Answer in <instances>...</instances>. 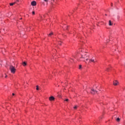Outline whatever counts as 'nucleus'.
<instances>
[{
  "label": "nucleus",
  "mask_w": 125,
  "mask_h": 125,
  "mask_svg": "<svg viewBox=\"0 0 125 125\" xmlns=\"http://www.w3.org/2000/svg\"><path fill=\"white\" fill-rule=\"evenodd\" d=\"M41 19H42V17H41Z\"/></svg>",
  "instance_id": "nucleus-23"
},
{
  "label": "nucleus",
  "mask_w": 125,
  "mask_h": 125,
  "mask_svg": "<svg viewBox=\"0 0 125 125\" xmlns=\"http://www.w3.org/2000/svg\"><path fill=\"white\" fill-rule=\"evenodd\" d=\"M65 101H66V102H68V101H69V99H67L65 100Z\"/></svg>",
  "instance_id": "nucleus-16"
},
{
  "label": "nucleus",
  "mask_w": 125,
  "mask_h": 125,
  "mask_svg": "<svg viewBox=\"0 0 125 125\" xmlns=\"http://www.w3.org/2000/svg\"><path fill=\"white\" fill-rule=\"evenodd\" d=\"M22 18H21L20 20H21Z\"/></svg>",
  "instance_id": "nucleus-27"
},
{
  "label": "nucleus",
  "mask_w": 125,
  "mask_h": 125,
  "mask_svg": "<svg viewBox=\"0 0 125 125\" xmlns=\"http://www.w3.org/2000/svg\"><path fill=\"white\" fill-rule=\"evenodd\" d=\"M44 1H45V2H48V0H44Z\"/></svg>",
  "instance_id": "nucleus-15"
},
{
  "label": "nucleus",
  "mask_w": 125,
  "mask_h": 125,
  "mask_svg": "<svg viewBox=\"0 0 125 125\" xmlns=\"http://www.w3.org/2000/svg\"><path fill=\"white\" fill-rule=\"evenodd\" d=\"M73 108H74V109H76L77 108H78V106L77 105H75Z\"/></svg>",
  "instance_id": "nucleus-14"
},
{
  "label": "nucleus",
  "mask_w": 125,
  "mask_h": 125,
  "mask_svg": "<svg viewBox=\"0 0 125 125\" xmlns=\"http://www.w3.org/2000/svg\"><path fill=\"white\" fill-rule=\"evenodd\" d=\"M59 44H60V45H61V43H59Z\"/></svg>",
  "instance_id": "nucleus-24"
},
{
  "label": "nucleus",
  "mask_w": 125,
  "mask_h": 125,
  "mask_svg": "<svg viewBox=\"0 0 125 125\" xmlns=\"http://www.w3.org/2000/svg\"><path fill=\"white\" fill-rule=\"evenodd\" d=\"M116 121L117 122H120V121H121V119H120L119 118H118L117 119H116Z\"/></svg>",
  "instance_id": "nucleus-12"
},
{
  "label": "nucleus",
  "mask_w": 125,
  "mask_h": 125,
  "mask_svg": "<svg viewBox=\"0 0 125 125\" xmlns=\"http://www.w3.org/2000/svg\"><path fill=\"white\" fill-rule=\"evenodd\" d=\"M113 6V5L112 4V5H111V6Z\"/></svg>",
  "instance_id": "nucleus-28"
},
{
  "label": "nucleus",
  "mask_w": 125,
  "mask_h": 125,
  "mask_svg": "<svg viewBox=\"0 0 125 125\" xmlns=\"http://www.w3.org/2000/svg\"><path fill=\"white\" fill-rule=\"evenodd\" d=\"M5 78H7V76L6 75Z\"/></svg>",
  "instance_id": "nucleus-21"
},
{
  "label": "nucleus",
  "mask_w": 125,
  "mask_h": 125,
  "mask_svg": "<svg viewBox=\"0 0 125 125\" xmlns=\"http://www.w3.org/2000/svg\"><path fill=\"white\" fill-rule=\"evenodd\" d=\"M15 3H16V2H15L14 3H10V5H11V6H12V5H14V4H15Z\"/></svg>",
  "instance_id": "nucleus-9"
},
{
  "label": "nucleus",
  "mask_w": 125,
  "mask_h": 125,
  "mask_svg": "<svg viewBox=\"0 0 125 125\" xmlns=\"http://www.w3.org/2000/svg\"><path fill=\"white\" fill-rule=\"evenodd\" d=\"M82 68V65H80L79 66V69H81Z\"/></svg>",
  "instance_id": "nucleus-19"
},
{
  "label": "nucleus",
  "mask_w": 125,
  "mask_h": 125,
  "mask_svg": "<svg viewBox=\"0 0 125 125\" xmlns=\"http://www.w3.org/2000/svg\"><path fill=\"white\" fill-rule=\"evenodd\" d=\"M112 25H113L112 24V22L111 21H109V26H112Z\"/></svg>",
  "instance_id": "nucleus-10"
},
{
  "label": "nucleus",
  "mask_w": 125,
  "mask_h": 125,
  "mask_svg": "<svg viewBox=\"0 0 125 125\" xmlns=\"http://www.w3.org/2000/svg\"><path fill=\"white\" fill-rule=\"evenodd\" d=\"M91 93L92 94H95V93H97V91L95 90L94 89H91Z\"/></svg>",
  "instance_id": "nucleus-4"
},
{
  "label": "nucleus",
  "mask_w": 125,
  "mask_h": 125,
  "mask_svg": "<svg viewBox=\"0 0 125 125\" xmlns=\"http://www.w3.org/2000/svg\"><path fill=\"white\" fill-rule=\"evenodd\" d=\"M113 84L114 85H118V84H119V82L118 81L116 80L113 82Z\"/></svg>",
  "instance_id": "nucleus-7"
},
{
  "label": "nucleus",
  "mask_w": 125,
  "mask_h": 125,
  "mask_svg": "<svg viewBox=\"0 0 125 125\" xmlns=\"http://www.w3.org/2000/svg\"><path fill=\"white\" fill-rule=\"evenodd\" d=\"M32 14H33V15H35V11L32 12Z\"/></svg>",
  "instance_id": "nucleus-17"
},
{
  "label": "nucleus",
  "mask_w": 125,
  "mask_h": 125,
  "mask_svg": "<svg viewBox=\"0 0 125 125\" xmlns=\"http://www.w3.org/2000/svg\"><path fill=\"white\" fill-rule=\"evenodd\" d=\"M119 18H120V17H118V19H119Z\"/></svg>",
  "instance_id": "nucleus-25"
},
{
  "label": "nucleus",
  "mask_w": 125,
  "mask_h": 125,
  "mask_svg": "<svg viewBox=\"0 0 125 125\" xmlns=\"http://www.w3.org/2000/svg\"><path fill=\"white\" fill-rule=\"evenodd\" d=\"M9 68L12 74H15V72H16V68H15L14 66L10 65Z\"/></svg>",
  "instance_id": "nucleus-2"
},
{
  "label": "nucleus",
  "mask_w": 125,
  "mask_h": 125,
  "mask_svg": "<svg viewBox=\"0 0 125 125\" xmlns=\"http://www.w3.org/2000/svg\"><path fill=\"white\" fill-rule=\"evenodd\" d=\"M22 65L25 67V66H27V62H23L22 63Z\"/></svg>",
  "instance_id": "nucleus-8"
},
{
  "label": "nucleus",
  "mask_w": 125,
  "mask_h": 125,
  "mask_svg": "<svg viewBox=\"0 0 125 125\" xmlns=\"http://www.w3.org/2000/svg\"><path fill=\"white\" fill-rule=\"evenodd\" d=\"M96 62V60L94 59L93 58L89 60V63H95Z\"/></svg>",
  "instance_id": "nucleus-3"
},
{
  "label": "nucleus",
  "mask_w": 125,
  "mask_h": 125,
  "mask_svg": "<svg viewBox=\"0 0 125 125\" xmlns=\"http://www.w3.org/2000/svg\"><path fill=\"white\" fill-rule=\"evenodd\" d=\"M109 69H110V68H108L106 69V71H107V72L109 71Z\"/></svg>",
  "instance_id": "nucleus-18"
},
{
  "label": "nucleus",
  "mask_w": 125,
  "mask_h": 125,
  "mask_svg": "<svg viewBox=\"0 0 125 125\" xmlns=\"http://www.w3.org/2000/svg\"><path fill=\"white\" fill-rule=\"evenodd\" d=\"M12 95H13V96H14V95H15V94L14 93H13V94H12Z\"/></svg>",
  "instance_id": "nucleus-22"
},
{
  "label": "nucleus",
  "mask_w": 125,
  "mask_h": 125,
  "mask_svg": "<svg viewBox=\"0 0 125 125\" xmlns=\"http://www.w3.org/2000/svg\"><path fill=\"white\" fill-rule=\"evenodd\" d=\"M31 5H32L33 6H35V5H37V2H36L35 1H33L32 2H31Z\"/></svg>",
  "instance_id": "nucleus-6"
},
{
  "label": "nucleus",
  "mask_w": 125,
  "mask_h": 125,
  "mask_svg": "<svg viewBox=\"0 0 125 125\" xmlns=\"http://www.w3.org/2000/svg\"><path fill=\"white\" fill-rule=\"evenodd\" d=\"M52 35H53V32H51L49 34H48V37H51Z\"/></svg>",
  "instance_id": "nucleus-11"
},
{
  "label": "nucleus",
  "mask_w": 125,
  "mask_h": 125,
  "mask_svg": "<svg viewBox=\"0 0 125 125\" xmlns=\"http://www.w3.org/2000/svg\"><path fill=\"white\" fill-rule=\"evenodd\" d=\"M82 59H85L86 61H88V59H89V55L87 54H85L84 55H81V58Z\"/></svg>",
  "instance_id": "nucleus-1"
},
{
  "label": "nucleus",
  "mask_w": 125,
  "mask_h": 125,
  "mask_svg": "<svg viewBox=\"0 0 125 125\" xmlns=\"http://www.w3.org/2000/svg\"><path fill=\"white\" fill-rule=\"evenodd\" d=\"M49 100H50V101H54V100H55V98H54V97L53 96H51L49 97Z\"/></svg>",
  "instance_id": "nucleus-5"
},
{
  "label": "nucleus",
  "mask_w": 125,
  "mask_h": 125,
  "mask_svg": "<svg viewBox=\"0 0 125 125\" xmlns=\"http://www.w3.org/2000/svg\"><path fill=\"white\" fill-rule=\"evenodd\" d=\"M36 90H39V85L36 86Z\"/></svg>",
  "instance_id": "nucleus-13"
},
{
  "label": "nucleus",
  "mask_w": 125,
  "mask_h": 125,
  "mask_svg": "<svg viewBox=\"0 0 125 125\" xmlns=\"http://www.w3.org/2000/svg\"><path fill=\"white\" fill-rule=\"evenodd\" d=\"M105 16H107V14H105Z\"/></svg>",
  "instance_id": "nucleus-26"
},
{
  "label": "nucleus",
  "mask_w": 125,
  "mask_h": 125,
  "mask_svg": "<svg viewBox=\"0 0 125 125\" xmlns=\"http://www.w3.org/2000/svg\"><path fill=\"white\" fill-rule=\"evenodd\" d=\"M17 2V3H18V2H19V0H17V2H16V3Z\"/></svg>",
  "instance_id": "nucleus-20"
}]
</instances>
